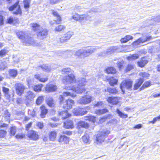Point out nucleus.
<instances>
[{"instance_id": "f257e3e1", "label": "nucleus", "mask_w": 160, "mask_h": 160, "mask_svg": "<svg viewBox=\"0 0 160 160\" xmlns=\"http://www.w3.org/2000/svg\"><path fill=\"white\" fill-rule=\"evenodd\" d=\"M75 82L77 83V85L70 86H66L65 89L68 90H72L78 94H81L86 91L84 86L86 84L87 81L85 78H79L76 80Z\"/></svg>"}, {"instance_id": "f03ea898", "label": "nucleus", "mask_w": 160, "mask_h": 160, "mask_svg": "<svg viewBox=\"0 0 160 160\" xmlns=\"http://www.w3.org/2000/svg\"><path fill=\"white\" fill-rule=\"evenodd\" d=\"M99 48L98 47H84L78 49L74 52L75 56L81 58L88 57L90 55L94 52Z\"/></svg>"}, {"instance_id": "7ed1b4c3", "label": "nucleus", "mask_w": 160, "mask_h": 160, "mask_svg": "<svg viewBox=\"0 0 160 160\" xmlns=\"http://www.w3.org/2000/svg\"><path fill=\"white\" fill-rule=\"evenodd\" d=\"M17 35L18 38L21 39V42L27 46L33 45L38 46V43H36L33 39L27 36L25 33L22 31H20L17 33Z\"/></svg>"}, {"instance_id": "20e7f679", "label": "nucleus", "mask_w": 160, "mask_h": 160, "mask_svg": "<svg viewBox=\"0 0 160 160\" xmlns=\"http://www.w3.org/2000/svg\"><path fill=\"white\" fill-rule=\"evenodd\" d=\"M31 25L33 30L37 32V36L39 38L42 39L46 38L48 32L46 29H43L36 23H32Z\"/></svg>"}, {"instance_id": "39448f33", "label": "nucleus", "mask_w": 160, "mask_h": 160, "mask_svg": "<svg viewBox=\"0 0 160 160\" xmlns=\"http://www.w3.org/2000/svg\"><path fill=\"white\" fill-rule=\"evenodd\" d=\"M109 130H105L99 132L94 137V142L96 144L99 145L103 142L105 138L110 133Z\"/></svg>"}, {"instance_id": "423d86ee", "label": "nucleus", "mask_w": 160, "mask_h": 160, "mask_svg": "<svg viewBox=\"0 0 160 160\" xmlns=\"http://www.w3.org/2000/svg\"><path fill=\"white\" fill-rule=\"evenodd\" d=\"M72 18L76 21H79L83 25L90 20L91 17L87 14L79 15L75 13L72 15Z\"/></svg>"}, {"instance_id": "0eeeda50", "label": "nucleus", "mask_w": 160, "mask_h": 160, "mask_svg": "<svg viewBox=\"0 0 160 160\" xmlns=\"http://www.w3.org/2000/svg\"><path fill=\"white\" fill-rule=\"evenodd\" d=\"M76 81L75 77L73 73L64 76L62 79V82L65 85L72 83Z\"/></svg>"}, {"instance_id": "6e6552de", "label": "nucleus", "mask_w": 160, "mask_h": 160, "mask_svg": "<svg viewBox=\"0 0 160 160\" xmlns=\"http://www.w3.org/2000/svg\"><path fill=\"white\" fill-rule=\"evenodd\" d=\"M93 100V98L91 96L86 95L80 98L78 102L81 104L86 105L90 103Z\"/></svg>"}, {"instance_id": "1a4fd4ad", "label": "nucleus", "mask_w": 160, "mask_h": 160, "mask_svg": "<svg viewBox=\"0 0 160 160\" xmlns=\"http://www.w3.org/2000/svg\"><path fill=\"white\" fill-rule=\"evenodd\" d=\"M15 88L17 94L19 96H21L25 90V87L22 83H17L15 84Z\"/></svg>"}, {"instance_id": "9d476101", "label": "nucleus", "mask_w": 160, "mask_h": 160, "mask_svg": "<svg viewBox=\"0 0 160 160\" xmlns=\"http://www.w3.org/2000/svg\"><path fill=\"white\" fill-rule=\"evenodd\" d=\"M132 82L130 79H127L122 81L120 85V88L123 93L125 92L124 88L130 89L132 88Z\"/></svg>"}, {"instance_id": "9b49d317", "label": "nucleus", "mask_w": 160, "mask_h": 160, "mask_svg": "<svg viewBox=\"0 0 160 160\" xmlns=\"http://www.w3.org/2000/svg\"><path fill=\"white\" fill-rule=\"evenodd\" d=\"M19 2H16L14 5L11 6L9 8L10 11H13V13L15 14H20L21 13V10L20 6L18 5Z\"/></svg>"}, {"instance_id": "f8f14e48", "label": "nucleus", "mask_w": 160, "mask_h": 160, "mask_svg": "<svg viewBox=\"0 0 160 160\" xmlns=\"http://www.w3.org/2000/svg\"><path fill=\"white\" fill-rule=\"evenodd\" d=\"M151 38V36L149 35L143 36L133 42L132 45L134 47H137L138 45H139L140 43L144 42L150 40Z\"/></svg>"}, {"instance_id": "ddd939ff", "label": "nucleus", "mask_w": 160, "mask_h": 160, "mask_svg": "<svg viewBox=\"0 0 160 160\" xmlns=\"http://www.w3.org/2000/svg\"><path fill=\"white\" fill-rule=\"evenodd\" d=\"M73 35V32H68L65 33L63 36L60 38V41L62 43L66 42L69 40L72 36Z\"/></svg>"}, {"instance_id": "4468645a", "label": "nucleus", "mask_w": 160, "mask_h": 160, "mask_svg": "<svg viewBox=\"0 0 160 160\" xmlns=\"http://www.w3.org/2000/svg\"><path fill=\"white\" fill-rule=\"evenodd\" d=\"M86 111L84 110L82 108H76L73 110V112L76 116H82L87 113Z\"/></svg>"}, {"instance_id": "2eb2a0df", "label": "nucleus", "mask_w": 160, "mask_h": 160, "mask_svg": "<svg viewBox=\"0 0 160 160\" xmlns=\"http://www.w3.org/2000/svg\"><path fill=\"white\" fill-rule=\"evenodd\" d=\"M28 137L31 140H36L38 139L39 137L38 133L33 130H30L28 133Z\"/></svg>"}, {"instance_id": "dca6fc26", "label": "nucleus", "mask_w": 160, "mask_h": 160, "mask_svg": "<svg viewBox=\"0 0 160 160\" xmlns=\"http://www.w3.org/2000/svg\"><path fill=\"white\" fill-rule=\"evenodd\" d=\"M74 101L71 99H68L65 101L63 105V108L67 109H69L72 108L74 105Z\"/></svg>"}, {"instance_id": "f3484780", "label": "nucleus", "mask_w": 160, "mask_h": 160, "mask_svg": "<svg viewBox=\"0 0 160 160\" xmlns=\"http://www.w3.org/2000/svg\"><path fill=\"white\" fill-rule=\"evenodd\" d=\"M57 89L56 85L50 83H48L45 88V90L47 92H51L55 91Z\"/></svg>"}, {"instance_id": "a211bd4d", "label": "nucleus", "mask_w": 160, "mask_h": 160, "mask_svg": "<svg viewBox=\"0 0 160 160\" xmlns=\"http://www.w3.org/2000/svg\"><path fill=\"white\" fill-rule=\"evenodd\" d=\"M58 114L61 117L62 119H64L71 116V115L68 112L67 110L62 111H59L58 112Z\"/></svg>"}, {"instance_id": "6ab92c4d", "label": "nucleus", "mask_w": 160, "mask_h": 160, "mask_svg": "<svg viewBox=\"0 0 160 160\" xmlns=\"http://www.w3.org/2000/svg\"><path fill=\"white\" fill-rule=\"evenodd\" d=\"M120 98L115 97H109L107 99L108 102L113 104H117Z\"/></svg>"}, {"instance_id": "aec40b11", "label": "nucleus", "mask_w": 160, "mask_h": 160, "mask_svg": "<svg viewBox=\"0 0 160 160\" xmlns=\"http://www.w3.org/2000/svg\"><path fill=\"white\" fill-rule=\"evenodd\" d=\"M117 49V48L115 47H110L108 48L107 51L104 52V53H102L100 55L102 56H105V55H108L110 54L113 52L115 51V50Z\"/></svg>"}, {"instance_id": "412c9836", "label": "nucleus", "mask_w": 160, "mask_h": 160, "mask_svg": "<svg viewBox=\"0 0 160 160\" xmlns=\"http://www.w3.org/2000/svg\"><path fill=\"white\" fill-rule=\"evenodd\" d=\"M58 142L65 144H67L69 142V138L65 135H61L58 139Z\"/></svg>"}, {"instance_id": "4be33fe9", "label": "nucleus", "mask_w": 160, "mask_h": 160, "mask_svg": "<svg viewBox=\"0 0 160 160\" xmlns=\"http://www.w3.org/2000/svg\"><path fill=\"white\" fill-rule=\"evenodd\" d=\"M8 22L10 24L16 25L19 23V20L16 18L10 17L7 19Z\"/></svg>"}, {"instance_id": "5701e85b", "label": "nucleus", "mask_w": 160, "mask_h": 160, "mask_svg": "<svg viewBox=\"0 0 160 160\" xmlns=\"http://www.w3.org/2000/svg\"><path fill=\"white\" fill-rule=\"evenodd\" d=\"M106 79L107 81L109 82V84L111 86H113L114 85L117 84L118 80L114 78L113 77H112L109 78H107Z\"/></svg>"}, {"instance_id": "b1692460", "label": "nucleus", "mask_w": 160, "mask_h": 160, "mask_svg": "<svg viewBox=\"0 0 160 160\" xmlns=\"http://www.w3.org/2000/svg\"><path fill=\"white\" fill-rule=\"evenodd\" d=\"M64 127L66 128H72L73 127L72 121L68 120L67 122H64Z\"/></svg>"}, {"instance_id": "393cba45", "label": "nucleus", "mask_w": 160, "mask_h": 160, "mask_svg": "<svg viewBox=\"0 0 160 160\" xmlns=\"http://www.w3.org/2000/svg\"><path fill=\"white\" fill-rule=\"evenodd\" d=\"M35 95L32 91H29L27 92L25 94V97L27 99L31 100L33 99L35 97Z\"/></svg>"}, {"instance_id": "a878e982", "label": "nucleus", "mask_w": 160, "mask_h": 160, "mask_svg": "<svg viewBox=\"0 0 160 160\" xmlns=\"http://www.w3.org/2000/svg\"><path fill=\"white\" fill-rule=\"evenodd\" d=\"M82 141L85 143L89 144L90 142L89 136L88 134H86L83 135L82 137Z\"/></svg>"}, {"instance_id": "bb28decb", "label": "nucleus", "mask_w": 160, "mask_h": 160, "mask_svg": "<svg viewBox=\"0 0 160 160\" xmlns=\"http://www.w3.org/2000/svg\"><path fill=\"white\" fill-rule=\"evenodd\" d=\"M41 113L40 116L42 118H44L47 113L48 110L46 109L44 106H42L40 107Z\"/></svg>"}, {"instance_id": "cd10ccee", "label": "nucleus", "mask_w": 160, "mask_h": 160, "mask_svg": "<svg viewBox=\"0 0 160 160\" xmlns=\"http://www.w3.org/2000/svg\"><path fill=\"white\" fill-rule=\"evenodd\" d=\"M49 135L50 140L54 141L57 137V133L55 131H52L49 132Z\"/></svg>"}, {"instance_id": "c85d7f7f", "label": "nucleus", "mask_w": 160, "mask_h": 160, "mask_svg": "<svg viewBox=\"0 0 160 160\" xmlns=\"http://www.w3.org/2000/svg\"><path fill=\"white\" fill-rule=\"evenodd\" d=\"M148 61L145 58H142L140 61L138 62V65L140 67H143L148 63Z\"/></svg>"}, {"instance_id": "c756f323", "label": "nucleus", "mask_w": 160, "mask_h": 160, "mask_svg": "<svg viewBox=\"0 0 160 160\" xmlns=\"http://www.w3.org/2000/svg\"><path fill=\"white\" fill-rule=\"evenodd\" d=\"M34 77L35 78L39 80L41 82H45L48 80V78H42L41 77V75L38 74L35 75Z\"/></svg>"}, {"instance_id": "7c9ffc66", "label": "nucleus", "mask_w": 160, "mask_h": 160, "mask_svg": "<svg viewBox=\"0 0 160 160\" xmlns=\"http://www.w3.org/2000/svg\"><path fill=\"white\" fill-rule=\"evenodd\" d=\"M51 11L52 14L57 18V23L59 24L61 20L60 16L58 14L57 11L54 10H52Z\"/></svg>"}, {"instance_id": "2f4dec72", "label": "nucleus", "mask_w": 160, "mask_h": 160, "mask_svg": "<svg viewBox=\"0 0 160 160\" xmlns=\"http://www.w3.org/2000/svg\"><path fill=\"white\" fill-rule=\"evenodd\" d=\"M143 82V80L142 79H138L136 84L134 85V89L135 90L137 89L142 84Z\"/></svg>"}, {"instance_id": "473e14b6", "label": "nucleus", "mask_w": 160, "mask_h": 160, "mask_svg": "<svg viewBox=\"0 0 160 160\" xmlns=\"http://www.w3.org/2000/svg\"><path fill=\"white\" fill-rule=\"evenodd\" d=\"M138 54H133L127 57V59L129 61H132L139 58Z\"/></svg>"}, {"instance_id": "72a5a7b5", "label": "nucleus", "mask_w": 160, "mask_h": 160, "mask_svg": "<svg viewBox=\"0 0 160 160\" xmlns=\"http://www.w3.org/2000/svg\"><path fill=\"white\" fill-rule=\"evenodd\" d=\"M78 127H81L85 128H87L89 127V125L87 123L81 121L78 122Z\"/></svg>"}, {"instance_id": "f704fd0d", "label": "nucleus", "mask_w": 160, "mask_h": 160, "mask_svg": "<svg viewBox=\"0 0 160 160\" xmlns=\"http://www.w3.org/2000/svg\"><path fill=\"white\" fill-rule=\"evenodd\" d=\"M106 72L108 74L115 73L116 72V69L113 67H108L105 70Z\"/></svg>"}, {"instance_id": "c9c22d12", "label": "nucleus", "mask_w": 160, "mask_h": 160, "mask_svg": "<svg viewBox=\"0 0 160 160\" xmlns=\"http://www.w3.org/2000/svg\"><path fill=\"white\" fill-rule=\"evenodd\" d=\"M116 112L118 114V116L122 118H126L128 117L127 114H125L124 113H122L118 109H117Z\"/></svg>"}, {"instance_id": "e433bc0d", "label": "nucleus", "mask_w": 160, "mask_h": 160, "mask_svg": "<svg viewBox=\"0 0 160 160\" xmlns=\"http://www.w3.org/2000/svg\"><path fill=\"white\" fill-rule=\"evenodd\" d=\"M63 96L64 97L70 96L72 98H74L76 96V95L75 94L71 93L69 92H63Z\"/></svg>"}, {"instance_id": "4c0bfd02", "label": "nucleus", "mask_w": 160, "mask_h": 160, "mask_svg": "<svg viewBox=\"0 0 160 160\" xmlns=\"http://www.w3.org/2000/svg\"><path fill=\"white\" fill-rule=\"evenodd\" d=\"M108 112V110L106 109L97 110L95 111V113L98 115H101L105 113Z\"/></svg>"}, {"instance_id": "58836bf2", "label": "nucleus", "mask_w": 160, "mask_h": 160, "mask_svg": "<svg viewBox=\"0 0 160 160\" xmlns=\"http://www.w3.org/2000/svg\"><path fill=\"white\" fill-rule=\"evenodd\" d=\"M65 28V26L63 25H59L56 27L55 31L60 32L64 30Z\"/></svg>"}, {"instance_id": "ea45409f", "label": "nucleus", "mask_w": 160, "mask_h": 160, "mask_svg": "<svg viewBox=\"0 0 160 160\" xmlns=\"http://www.w3.org/2000/svg\"><path fill=\"white\" fill-rule=\"evenodd\" d=\"M61 72L62 73H73V71L71 68H62L61 70Z\"/></svg>"}, {"instance_id": "a19ab883", "label": "nucleus", "mask_w": 160, "mask_h": 160, "mask_svg": "<svg viewBox=\"0 0 160 160\" xmlns=\"http://www.w3.org/2000/svg\"><path fill=\"white\" fill-rule=\"evenodd\" d=\"M42 84H40L34 86L33 88V89L35 92H39L41 91L42 88Z\"/></svg>"}, {"instance_id": "79ce46f5", "label": "nucleus", "mask_w": 160, "mask_h": 160, "mask_svg": "<svg viewBox=\"0 0 160 160\" xmlns=\"http://www.w3.org/2000/svg\"><path fill=\"white\" fill-rule=\"evenodd\" d=\"M47 103L50 107H53L55 105L54 101L52 98H48L47 100Z\"/></svg>"}, {"instance_id": "37998d69", "label": "nucleus", "mask_w": 160, "mask_h": 160, "mask_svg": "<svg viewBox=\"0 0 160 160\" xmlns=\"http://www.w3.org/2000/svg\"><path fill=\"white\" fill-rule=\"evenodd\" d=\"M41 67L45 71H49L51 70L50 67L46 64L42 65Z\"/></svg>"}, {"instance_id": "c03bdc74", "label": "nucleus", "mask_w": 160, "mask_h": 160, "mask_svg": "<svg viewBox=\"0 0 160 160\" xmlns=\"http://www.w3.org/2000/svg\"><path fill=\"white\" fill-rule=\"evenodd\" d=\"M9 74L10 75L13 77H15L17 74V70L12 69L10 70L9 71Z\"/></svg>"}, {"instance_id": "a18cd8bd", "label": "nucleus", "mask_w": 160, "mask_h": 160, "mask_svg": "<svg viewBox=\"0 0 160 160\" xmlns=\"http://www.w3.org/2000/svg\"><path fill=\"white\" fill-rule=\"evenodd\" d=\"M30 0H24L23 2L24 7L26 8H29L30 6Z\"/></svg>"}, {"instance_id": "49530a36", "label": "nucleus", "mask_w": 160, "mask_h": 160, "mask_svg": "<svg viewBox=\"0 0 160 160\" xmlns=\"http://www.w3.org/2000/svg\"><path fill=\"white\" fill-rule=\"evenodd\" d=\"M107 91L109 92L112 93H117L118 92L117 90L115 88H108L107 89Z\"/></svg>"}, {"instance_id": "de8ad7c7", "label": "nucleus", "mask_w": 160, "mask_h": 160, "mask_svg": "<svg viewBox=\"0 0 160 160\" xmlns=\"http://www.w3.org/2000/svg\"><path fill=\"white\" fill-rule=\"evenodd\" d=\"M8 51L5 49H3L0 51V56L2 57L5 56L8 52Z\"/></svg>"}, {"instance_id": "09e8293b", "label": "nucleus", "mask_w": 160, "mask_h": 160, "mask_svg": "<svg viewBox=\"0 0 160 160\" xmlns=\"http://www.w3.org/2000/svg\"><path fill=\"white\" fill-rule=\"evenodd\" d=\"M43 100V97L42 96H39L37 99L36 102V104L38 105L40 104Z\"/></svg>"}, {"instance_id": "8fccbe9b", "label": "nucleus", "mask_w": 160, "mask_h": 160, "mask_svg": "<svg viewBox=\"0 0 160 160\" xmlns=\"http://www.w3.org/2000/svg\"><path fill=\"white\" fill-rule=\"evenodd\" d=\"M140 76L142 77L143 78H147L150 76V74L146 72H141L139 74Z\"/></svg>"}, {"instance_id": "3c124183", "label": "nucleus", "mask_w": 160, "mask_h": 160, "mask_svg": "<svg viewBox=\"0 0 160 160\" xmlns=\"http://www.w3.org/2000/svg\"><path fill=\"white\" fill-rule=\"evenodd\" d=\"M150 85V83L149 82H145L143 84L142 87L141 88V90L144 88H147L149 87Z\"/></svg>"}, {"instance_id": "603ef678", "label": "nucleus", "mask_w": 160, "mask_h": 160, "mask_svg": "<svg viewBox=\"0 0 160 160\" xmlns=\"http://www.w3.org/2000/svg\"><path fill=\"white\" fill-rule=\"evenodd\" d=\"M133 68L134 67L133 65L130 64H128V66H127V67L126 68L125 70L127 72L130 71V70L133 69Z\"/></svg>"}, {"instance_id": "864d4df0", "label": "nucleus", "mask_w": 160, "mask_h": 160, "mask_svg": "<svg viewBox=\"0 0 160 160\" xmlns=\"http://www.w3.org/2000/svg\"><path fill=\"white\" fill-rule=\"evenodd\" d=\"M16 128L15 127H12L10 129V133L12 135H14L16 132Z\"/></svg>"}, {"instance_id": "5fc2aeb1", "label": "nucleus", "mask_w": 160, "mask_h": 160, "mask_svg": "<svg viewBox=\"0 0 160 160\" xmlns=\"http://www.w3.org/2000/svg\"><path fill=\"white\" fill-rule=\"evenodd\" d=\"M153 21L157 22H160V15L156 16L155 18L151 19L150 20V22H151Z\"/></svg>"}, {"instance_id": "6e6d98bb", "label": "nucleus", "mask_w": 160, "mask_h": 160, "mask_svg": "<svg viewBox=\"0 0 160 160\" xmlns=\"http://www.w3.org/2000/svg\"><path fill=\"white\" fill-rule=\"evenodd\" d=\"M62 0H50V3L52 4H56Z\"/></svg>"}, {"instance_id": "4d7b16f0", "label": "nucleus", "mask_w": 160, "mask_h": 160, "mask_svg": "<svg viewBox=\"0 0 160 160\" xmlns=\"http://www.w3.org/2000/svg\"><path fill=\"white\" fill-rule=\"evenodd\" d=\"M83 8L79 5H77L75 6V9L79 12L82 11Z\"/></svg>"}, {"instance_id": "13d9d810", "label": "nucleus", "mask_w": 160, "mask_h": 160, "mask_svg": "<svg viewBox=\"0 0 160 160\" xmlns=\"http://www.w3.org/2000/svg\"><path fill=\"white\" fill-rule=\"evenodd\" d=\"M6 133L5 130H0V137H4L6 135Z\"/></svg>"}, {"instance_id": "bf43d9fd", "label": "nucleus", "mask_w": 160, "mask_h": 160, "mask_svg": "<svg viewBox=\"0 0 160 160\" xmlns=\"http://www.w3.org/2000/svg\"><path fill=\"white\" fill-rule=\"evenodd\" d=\"M27 81L28 82V85L29 87L32 84V82H33V80L32 78H29L27 79Z\"/></svg>"}, {"instance_id": "052dcab7", "label": "nucleus", "mask_w": 160, "mask_h": 160, "mask_svg": "<svg viewBox=\"0 0 160 160\" xmlns=\"http://www.w3.org/2000/svg\"><path fill=\"white\" fill-rule=\"evenodd\" d=\"M2 90L3 92L6 94H8L9 92V89L8 88L3 87L2 88Z\"/></svg>"}, {"instance_id": "680f3d73", "label": "nucleus", "mask_w": 160, "mask_h": 160, "mask_svg": "<svg viewBox=\"0 0 160 160\" xmlns=\"http://www.w3.org/2000/svg\"><path fill=\"white\" fill-rule=\"evenodd\" d=\"M129 47L128 46H125L122 47V49L123 48L122 50L124 52H128L130 51L129 49Z\"/></svg>"}, {"instance_id": "e2e57ef3", "label": "nucleus", "mask_w": 160, "mask_h": 160, "mask_svg": "<svg viewBox=\"0 0 160 160\" xmlns=\"http://www.w3.org/2000/svg\"><path fill=\"white\" fill-rule=\"evenodd\" d=\"M96 120V117L92 116H89V121H92L93 122H95Z\"/></svg>"}, {"instance_id": "0e129e2a", "label": "nucleus", "mask_w": 160, "mask_h": 160, "mask_svg": "<svg viewBox=\"0 0 160 160\" xmlns=\"http://www.w3.org/2000/svg\"><path fill=\"white\" fill-rule=\"evenodd\" d=\"M17 102L18 104H22L23 103V100L22 98H19L17 99Z\"/></svg>"}, {"instance_id": "69168bd1", "label": "nucleus", "mask_w": 160, "mask_h": 160, "mask_svg": "<svg viewBox=\"0 0 160 160\" xmlns=\"http://www.w3.org/2000/svg\"><path fill=\"white\" fill-rule=\"evenodd\" d=\"M16 137L18 139H21L24 137V135L22 134L19 133L16 135Z\"/></svg>"}, {"instance_id": "338daca9", "label": "nucleus", "mask_w": 160, "mask_h": 160, "mask_svg": "<svg viewBox=\"0 0 160 160\" xmlns=\"http://www.w3.org/2000/svg\"><path fill=\"white\" fill-rule=\"evenodd\" d=\"M4 114L5 116L7 117L8 119H9V118L10 114L8 111L6 110L5 111Z\"/></svg>"}, {"instance_id": "774afa93", "label": "nucleus", "mask_w": 160, "mask_h": 160, "mask_svg": "<svg viewBox=\"0 0 160 160\" xmlns=\"http://www.w3.org/2000/svg\"><path fill=\"white\" fill-rule=\"evenodd\" d=\"M4 24L3 17L0 15V26Z\"/></svg>"}]
</instances>
